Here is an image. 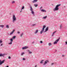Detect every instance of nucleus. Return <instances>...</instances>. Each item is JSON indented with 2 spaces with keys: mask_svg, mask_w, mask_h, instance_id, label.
I'll return each instance as SVG.
<instances>
[{
  "mask_svg": "<svg viewBox=\"0 0 67 67\" xmlns=\"http://www.w3.org/2000/svg\"><path fill=\"white\" fill-rule=\"evenodd\" d=\"M54 63H52L51 64V65H54Z\"/></svg>",
  "mask_w": 67,
  "mask_h": 67,
  "instance_id": "obj_40",
  "label": "nucleus"
},
{
  "mask_svg": "<svg viewBox=\"0 0 67 67\" xmlns=\"http://www.w3.org/2000/svg\"><path fill=\"white\" fill-rule=\"evenodd\" d=\"M0 43H2V41L1 40H0Z\"/></svg>",
  "mask_w": 67,
  "mask_h": 67,
  "instance_id": "obj_30",
  "label": "nucleus"
},
{
  "mask_svg": "<svg viewBox=\"0 0 67 67\" xmlns=\"http://www.w3.org/2000/svg\"><path fill=\"white\" fill-rule=\"evenodd\" d=\"M15 37H16V36H14L13 38H13V40H14V39H15Z\"/></svg>",
  "mask_w": 67,
  "mask_h": 67,
  "instance_id": "obj_14",
  "label": "nucleus"
},
{
  "mask_svg": "<svg viewBox=\"0 0 67 67\" xmlns=\"http://www.w3.org/2000/svg\"><path fill=\"white\" fill-rule=\"evenodd\" d=\"M48 27H47L45 31H44V32H46L48 30Z\"/></svg>",
  "mask_w": 67,
  "mask_h": 67,
  "instance_id": "obj_7",
  "label": "nucleus"
},
{
  "mask_svg": "<svg viewBox=\"0 0 67 67\" xmlns=\"http://www.w3.org/2000/svg\"><path fill=\"white\" fill-rule=\"evenodd\" d=\"M32 12H31V13H32V14H34V12H33V11H31Z\"/></svg>",
  "mask_w": 67,
  "mask_h": 67,
  "instance_id": "obj_34",
  "label": "nucleus"
},
{
  "mask_svg": "<svg viewBox=\"0 0 67 67\" xmlns=\"http://www.w3.org/2000/svg\"><path fill=\"white\" fill-rule=\"evenodd\" d=\"M24 7L23 6L21 8V11L20 12H22V9H24Z\"/></svg>",
  "mask_w": 67,
  "mask_h": 67,
  "instance_id": "obj_10",
  "label": "nucleus"
},
{
  "mask_svg": "<svg viewBox=\"0 0 67 67\" xmlns=\"http://www.w3.org/2000/svg\"><path fill=\"white\" fill-rule=\"evenodd\" d=\"M41 11L42 12H46V11L44 10H43V9H42L41 10Z\"/></svg>",
  "mask_w": 67,
  "mask_h": 67,
  "instance_id": "obj_12",
  "label": "nucleus"
},
{
  "mask_svg": "<svg viewBox=\"0 0 67 67\" xmlns=\"http://www.w3.org/2000/svg\"><path fill=\"white\" fill-rule=\"evenodd\" d=\"M44 61V60H42L41 62H40V63L41 64H43V62Z\"/></svg>",
  "mask_w": 67,
  "mask_h": 67,
  "instance_id": "obj_21",
  "label": "nucleus"
},
{
  "mask_svg": "<svg viewBox=\"0 0 67 67\" xmlns=\"http://www.w3.org/2000/svg\"><path fill=\"white\" fill-rule=\"evenodd\" d=\"M46 27V25H44L43 26V27L42 29V30L40 32V34H42V33L43 32V31H44V29H45V27Z\"/></svg>",
  "mask_w": 67,
  "mask_h": 67,
  "instance_id": "obj_3",
  "label": "nucleus"
},
{
  "mask_svg": "<svg viewBox=\"0 0 67 67\" xmlns=\"http://www.w3.org/2000/svg\"><path fill=\"white\" fill-rule=\"evenodd\" d=\"M17 33H18V34H20V32H19V31H18V32H17Z\"/></svg>",
  "mask_w": 67,
  "mask_h": 67,
  "instance_id": "obj_37",
  "label": "nucleus"
},
{
  "mask_svg": "<svg viewBox=\"0 0 67 67\" xmlns=\"http://www.w3.org/2000/svg\"><path fill=\"white\" fill-rule=\"evenodd\" d=\"M30 10L31 11H33V9L32 8V7L30 6Z\"/></svg>",
  "mask_w": 67,
  "mask_h": 67,
  "instance_id": "obj_11",
  "label": "nucleus"
},
{
  "mask_svg": "<svg viewBox=\"0 0 67 67\" xmlns=\"http://www.w3.org/2000/svg\"><path fill=\"white\" fill-rule=\"evenodd\" d=\"M59 6H60V4L57 5L56 6L55 9H54V11H57V10H58V9H59V8H58V7H59Z\"/></svg>",
  "mask_w": 67,
  "mask_h": 67,
  "instance_id": "obj_1",
  "label": "nucleus"
},
{
  "mask_svg": "<svg viewBox=\"0 0 67 67\" xmlns=\"http://www.w3.org/2000/svg\"><path fill=\"white\" fill-rule=\"evenodd\" d=\"M56 31H54V32H53V34H55V33H56Z\"/></svg>",
  "mask_w": 67,
  "mask_h": 67,
  "instance_id": "obj_33",
  "label": "nucleus"
},
{
  "mask_svg": "<svg viewBox=\"0 0 67 67\" xmlns=\"http://www.w3.org/2000/svg\"><path fill=\"white\" fill-rule=\"evenodd\" d=\"M15 3V1H13L12 2V4H13V3Z\"/></svg>",
  "mask_w": 67,
  "mask_h": 67,
  "instance_id": "obj_24",
  "label": "nucleus"
},
{
  "mask_svg": "<svg viewBox=\"0 0 67 67\" xmlns=\"http://www.w3.org/2000/svg\"><path fill=\"white\" fill-rule=\"evenodd\" d=\"M64 55H62V56H63V57H64Z\"/></svg>",
  "mask_w": 67,
  "mask_h": 67,
  "instance_id": "obj_42",
  "label": "nucleus"
},
{
  "mask_svg": "<svg viewBox=\"0 0 67 67\" xmlns=\"http://www.w3.org/2000/svg\"><path fill=\"white\" fill-rule=\"evenodd\" d=\"M28 47H23L22 48L23 49H26V48H27Z\"/></svg>",
  "mask_w": 67,
  "mask_h": 67,
  "instance_id": "obj_9",
  "label": "nucleus"
},
{
  "mask_svg": "<svg viewBox=\"0 0 67 67\" xmlns=\"http://www.w3.org/2000/svg\"><path fill=\"white\" fill-rule=\"evenodd\" d=\"M35 25H36V24H34L32 25V26H35Z\"/></svg>",
  "mask_w": 67,
  "mask_h": 67,
  "instance_id": "obj_32",
  "label": "nucleus"
},
{
  "mask_svg": "<svg viewBox=\"0 0 67 67\" xmlns=\"http://www.w3.org/2000/svg\"><path fill=\"white\" fill-rule=\"evenodd\" d=\"M37 0H34L33 2H32L33 3H34L35 2H37Z\"/></svg>",
  "mask_w": 67,
  "mask_h": 67,
  "instance_id": "obj_13",
  "label": "nucleus"
},
{
  "mask_svg": "<svg viewBox=\"0 0 67 67\" xmlns=\"http://www.w3.org/2000/svg\"><path fill=\"white\" fill-rule=\"evenodd\" d=\"M57 43V42L56 41H55L53 43L54 44H56Z\"/></svg>",
  "mask_w": 67,
  "mask_h": 67,
  "instance_id": "obj_17",
  "label": "nucleus"
},
{
  "mask_svg": "<svg viewBox=\"0 0 67 67\" xmlns=\"http://www.w3.org/2000/svg\"><path fill=\"white\" fill-rule=\"evenodd\" d=\"M4 62H5V60H3L2 61H1V60H0V65H1L3 63H4Z\"/></svg>",
  "mask_w": 67,
  "mask_h": 67,
  "instance_id": "obj_5",
  "label": "nucleus"
},
{
  "mask_svg": "<svg viewBox=\"0 0 67 67\" xmlns=\"http://www.w3.org/2000/svg\"><path fill=\"white\" fill-rule=\"evenodd\" d=\"M47 16H44V17H43V19H46V18H47Z\"/></svg>",
  "mask_w": 67,
  "mask_h": 67,
  "instance_id": "obj_20",
  "label": "nucleus"
},
{
  "mask_svg": "<svg viewBox=\"0 0 67 67\" xmlns=\"http://www.w3.org/2000/svg\"><path fill=\"white\" fill-rule=\"evenodd\" d=\"M14 31H15V30H14L12 32L9 34V35H12V34H13L14 32Z\"/></svg>",
  "mask_w": 67,
  "mask_h": 67,
  "instance_id": "obj_6",
  "label": "nucleus"
},
{
  "mask_svg": "<svg viewBox=\"0 0 67 67\" xmlns=\"http://www.w3.org/2000/svg\"><path fill=\"white\" fill-rule=\"evenodd\" d=\"M37 4H35L34 5V6H35V7H36L37 6Z\"/></svg>",
  "mask_w": 67,
  "mask_h": 67,
  "instance_id": "obj_29",
  "label": "nucleus"
},
{
  "mask_svg": "<svg viewBox=\"0 0 67 67\" xmlns=\"http://www.w3.org/2000/svg\"><path fill=\"white\" fill-rule=\"evenodd\" d=\"M12 22L13 23H14V22L16 21V17L15 16V15H13L12 17Z\"/></svg>",
  "mask_w": 67,
  "mask_h": 67,
  "instance_id": "obj_2",
  "label": "nucleus"
},
{
  "mask_svg": "<svg viewBox=\"0 0 67 67\" xmlns=\"http://www.w3.org/2000/svg\"><path fill=\"white\" fill-rule=\"evenodd\" d=\"M7 54L5 53L0 54V57H4L5 55H7Z\"/></svg>",
  "mask_w": 67,
  "mask_h": 67,
  "instance_id": "obj_4",
  "label": "nucleus"
},
{
  "mask_svg": "<svg viewBox=\"0 0 67 67\" xmlns=\"http://www.w3.org/2000/svg\"><path fill=\"white\" fill-rule=\"evenodd\" d=\"M28 52H30V51L29 50L28 51Z\"/></svg>",
  "mask_w": 67,
  "mask_h": 67,
  "instance_id": "obj_43",
  "label": "nucleus"
},
{
  "mask_svg": "<svg viewBox=\"0 0 67 67\" xmlns=\"http://www.w3.org/2000/svg\"><path fill=\"white\" fill-rule=\"evenodd\" d=\"M32 52H31L30 51H29V54H32Z\"/></svg>",
  "mask_w": 67,
  "mask_h": 67,
  "instance_id": "obj_36",
  "label": "nucleus"
},
{
  "mask_svg": "<svg viewBox=\"0 0 67 67\" xmlns=\"http://www.w3.org/2000/svg\"><path fill=\"white\" fill-rule=\"evenodd\" d=\"M0 27L3 28L4 27V25H1L0 26Z\"/></svg>",
  "mask_w": 67,
  "mask_h": 67,
  "instance_id": "obj_16",
  "label": "nucleus"
},
{
  "mask_svg": "<svg viewBox=\"0 0 67 67\" xmlns=\"http://www.w3.org/2000/svg\"><path fill=\"white\" fill-rule=\"evenodd\" d=\"M10 42H13V38H12L11 39H10Z\"/></svg>",
  "mask_w": 67,
  "mask_h": 67,
  "instance_id": "obj_15",
  "label": "nucleus"
},
{
  "mask_svg": "<svg viewBox=\"0 0 67 67\" xmlns=\"http://www.w3.org/2000/svg\"><path fill=\"white\" fill-rule=\"evenodd\" d=\"M60 29H62V25H60Z\"/></svg>",
  "mask_w": 67,
  "mask_h": 67,
  "instance_id": "obj_26",
  "label": "nucleus"
},
{
  "mask_svg": "<svg viewBox=\"0 0 67 67\" xmlns=\"http://www.w3.org/2000/svg\"><path fill=\"white\" fill-rule=\"evenodd\" d=\"M59 39H60V38H59L58 39H57V40H56V42H58L59 40Z\"/></svg>",
  "mask_w": 67,
  "mask_h": 67,
  "instance_id": "obj_18",
  "label": "nucleus"
},
{
  "mask_svg": "<svg viewBox=\"0 0 67 67\" xmlns=\"http://www.w3.org/2000/svg\"><path fill=\"white\" fill-rule=\"evenodd\" d=\"M9 45H11V44H12V42H10V43H9Z\"/></svg>",
  "mask_w": 67,
  "mask_h": 67,
  "instance_id": "obj_25",
  "label": "nucleus"
},
{
  "mask_svg": "<svg viewBox=\"0 0 67 67\" xmlns=\"http://www.w3.org/2000/svg\"><path fill=\"white\" fill-rule=\"evenodd\" d=\"M40 43H43V42H42V41H40Z\"/></svg>",
  "mask_w": 67,
  "mask_h": 67,
  "instance_id": "obj_38",
  "label": "nucleus"
},
{
  "mask_svg": "<svg viewBox=\"0 0 67 67\" xmlns=\"http://www.w3.org/2000/svg\"><path fill=\"white\" fill-rule=\"evenodd\" d=\"M8 58V59H11V57H10V56H9Z\"/></svg>",
  "mask_w": 67,
  "mask_h": 67,
  "instance_id": "obj_31",
  "label": "nucleus"
},
{
  "mask_svg": "<svg viewBox=\"0 0 67 67\" xmlns=\"http://www.w3.org/2000/svg\"><path fill=\"white\" fill-rule=\"evenodd\" d=\"M47 62H48V60H46V61L44 63V65H45L47 63Z\"/></svg>",
  "mask_w": 67,
  "mask_h": 67,
  "instance_id": "obj_8",
  "label": "nucleus"
},
{
  "mask_svg": "<svg viewBox=\"0 0 67 67\" xmlns=\"http://www.w3.org/2000/svg\"><path fill=\"white\" fill-rule=\"evenodd\" d=\"M2 45H3V44H1L0 45V46H2Z\"/></svg>",
  "mask_w": 67,
  "mask_h": 67,
  "instance_id": "obj_39",
  "label": "nucleus"
},
{
  "mask_svg": "<svg viewBox=\"0 0 67 67\" xmlns=\"http://www.w3.org/2000/svg\"><path fill=\"white\" fill-rule=\"evenodd\" d=\"M52 43H49L48 44V45L49 46H51V45H52Z\"/></svg>",
  "mask_w": 67,
  "mask_h": 67,
  "instance_id": "obj_22",
  "label": "nucleus"
},
{
  "mask_svg": "<svg viewBox=\"0 0 67 67\" xmlns=\"http://www.w3.org/2000/svg\"><path fill=\"white\" fill-rule=\"evenodd\" d=\"M6 27L7 28H8V29H9V25H7Z\"/></svg>",
  "mask_w": 67,
  "mask_h": 67,
  "instance_id": "obj_19",
  "label": "nucleus"
},
{
  "mask_svg": "<svg viewBox=\"0 0 67 67\" xmlns=\"http://www.w3.org/2000/svg\"><path fill=\"white\" fill-rule=\"evenodd\" d=\"M23 35V33H22V34L20 35V36L21 37H22V35Z\"/></svg>",
  "mask_w": 67,
  "mask_h": 67,
  "instance_id": "obj_27",
  "label": "nucleus"
},
{
  "mask_svg": "<svg viewBox=\"0 0 67 67\" xmlns=\"http://www.w3.org/2000/svg\"><path fill=\"white\" fill-rule=\"evenodd\" d=\"M54 36V34H53L52 35V36Z\"/></svg>",
  "mask_w": 67,
  "mask_h": 67,
  "instance_id": "obj_41",
  "label": "nucleus"
},
{
  "mask_svg": "<svg viewBox=\"0 0 67 67\" xmlns=\"http://www.w3.org/2000/svg\"><path fill=\"white\" fill-rule=\"evenodd\" d=\"M23 60H25V58H23Z\"/></svg>",
  "mask_w": 67,
  "mask_h": 67,
  "instance_id": "obj_35",
  "label": "nucleus"
},
{
  "mask_svg": "<svg viewBox=\"0 0 67 67\" xmlns=\"http://www.w3.org/2000/svg\"><path fill=\"white\" fill-rule=\"evenodd\" d=\"M37 32H38V30H36V32H35V34H36V33H37Z\"/></svg>",
  "mask_w": 67,
  "mask_h": 67,
  "instance_id": "obj_23",
  "label": "nucleus"
},
{
  "mask_svg": "<svg viewBox=\"0 0 67 67\" xmlns=\"http://www.w3.org/2000/svg\"><path fill=\"white\" fill-rule=\"evenodd\" d=\"M24 54V53H21V56H22V55H23V54Z\"/></svg>",
  "mask_w": 67,
  "mask_h": 67,
  "instance_id": "obj_28",
  "label": "nucleus"
}]
</instances>
